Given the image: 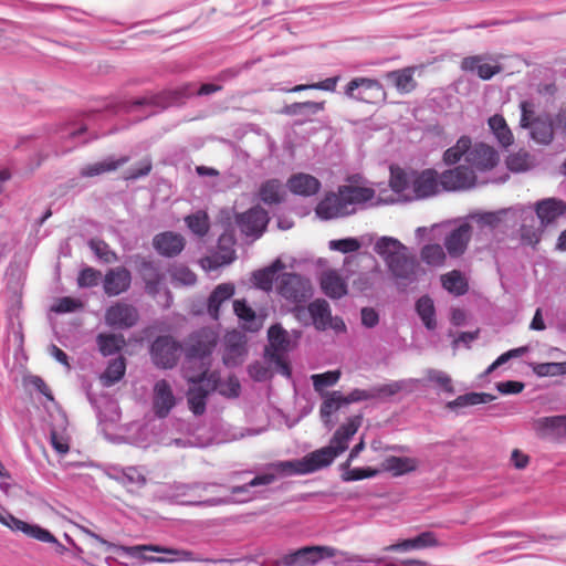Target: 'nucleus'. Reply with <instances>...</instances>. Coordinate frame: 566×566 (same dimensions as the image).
<instances>
[{
	"mask_svg": "<svg viewBox=\"0 0 566 566\" xmlns=\"http://www.w3.org/2000/svg\"><path fill=\"white\" fill-rule=\"evenodd\" d=\"M340 478L344 482H355L364 479H371L380 473L379 469L371 467L352 468L349 461L339 464Z\"/></svg>",
	"mask_w": 566,
	"mask_h": 566,
	"instance_id": "obj_46",
	"label": "nucleus"
},
{
	"mask_svg": "<svg viewBox=\"0 0 566 566\" xmlns=\"http://www.w3.org/2000/svg\"><path fill=\"white\" fill-rule=\"evenodd\" d=\"M345 94L356 101L371 103L382 94V85L374 78L355 77L346 85Z\"/></svg>",
	"mask_w": 566,
	"mask_h": 566,
	"instance_id": "obj_21",
	"label": "nucleus"
},
{
	"mask_svg": "<svg viewBox=\"0 0 566 566\" xmlns=\"http://www.w3.org/2000/svg\"><path fill=\"white\" fill-rule=\"evenodd\" d=\"M484 60L482 55L467 56L461 62V69L475 73L483 81L491 80L501 72L502 67L499 64L485 63Z\"/></svg>",
	"mask_w": 566,
	"mask_h": 566,
	"instance_id": "obj_32",
	"label": "nucleus"
},
{
	"mask_svg": "<svg viewBox=\"0 0 566 566\" xmlns=\"http://www.w3.org/2000/svg\"><path fill=\"white\" fill-rule=\"evenodd\" d=\"M415 311L428 331L437 328V311L429 295H422L416 301Z\"/></svg>",
	"mask_w": 566,
	"mask_h": 566,
	"instance_id": "obj_42",
	"label": "nucleus"
},
{
	"mask_svg": "<svg viewBox=\"0 0 566 566\" xmlns=\"http://www.w3.org/2000/svg\"><path fill=\"white\" fill-rule=\"evenodd\" d=\"M390 77L392 78L396 88L401 93H409L416 86L413 71L411 69L395 71L390 74Z\"/></svg>",
	"mask_w": 566,
	"mask_h": 566,
	"instance_id": "obj_62",
	"label": "nucleus"
},
{
	"mask_svg": "<svg viewBox=\"0 0 566 566\" xmlns=\"http://www.w3.org/2000/svg\"><path fill=\"white\" fill-rule=\"evenodd\" d=\"M277 292L286 301L298 304L312 296V285L302 275L285 272L277 277Z\"/></svg>",
	"mask_w": 566,
	"mask_h": 566,
	"instance_id": "obj_10",
	"label": "nucleus"
},
{
	"mask_svg": "<svg viewBox=\"0 0 566 566\" xmlns=\"http://www.w3.org/2000/svg\"><path fill=\"white\" fill-rule=\"evenodd\" d=\"M418 467L419 461L416 458L390 455L382 461L380 472H390L397 478L416 471Z\"/></svg>",
	"mask_w": 566,
	"mask_h": 566,
	"instance_id": "obj_37",
	"label": "nucleus"
},
{
	"mask_svg": "<svg viewBox=\"0 0 566 566\" xmlns=\"http://www.w3.org/2000/svg\"><path fill=\"white\" fill-rule=\"evenodd\" d=\"M132 284V273L125 266L109 269L103 279L104 293L112 297L127 292Z\"/></svg>",
	"mask_w": 566,
	"mask_h": 566,
	"instance_id": "obj_25",
	"label": "nucleus"
},
{
	"mask_svg": "<svg viewBox=\"0 0 566 566\" xmlns=\"http://www.w3.org/2000/svg\"><path fill=\"white\" fill-rule=\"evenodd\" d=\"M344 395L338 391L327 392L319 408L322 420L326 423L329 421L331 416L337 411L342 406H345Z\"/></svg>",
	"mask_w": 566,
	"mask_h": 566,
	"instance_id": "obj_56",
	"label": "nucleus"
},
{
	"mask_svg": "<svg viewBox=\"0 0 566 566\" xmlns=\"http://www.w3.org/2000/svg\"><path fill=\"white\" fill-rule=\"evenodd\" d=\"M494 396L488 392H468L464 395L458 396L454 400L449 401L447 407L451 410H455L459 408H464L469 406H476L489 403L494 400Z\"/></svg>",
	"mask_w": 566,
	"mask_h": 566,
	"instance_id": "obj_50",
	"label": "nucleus"
},
{
	"mask_svg": "<svg viewBox=\"0 0 566 566\" xmlns=\"http://www.w3.org/2000/svg\"><path fill=\"white\" fill-rule=\"evenodd\" d=\"M139 319L138 311L135 306L117 302L111 305L105 312V323L115 329H128L137 324Z\"/></svg>",
	"mask_w": 566,
	"mask_h": 566,
	"instance_id": "obj_19",
	"label": "nucleus"
},
{
	"mask_svg": "<svg viewBox=\"0 0 566 566\" xmlns=\"http://www.w3.org/2000/svg\"><path fill=\"white\" fill-rule=\"evenodd\" d=\"M181 353V344L170 335H160L150 345L153 363L163 369L175 367Z\"/></svg>",
	"mask_w": 566,
	"mask_h": 566,
	"instance_id": "obj_9",
	"label": "nucleus"
},
{
	"mask_svg": "<svg viewBox=\"0 0 566 566\" xmlns=\"http://www.w3.org/2000/svg\"><path fill=\"white\" fill-rule=\"evenodd\" d=\"M235 315L243 321L244 327L249 331H258L260 325L256 323L255 312L249 306L245 300H235L233 302Z\"/></svg>",
	"mask_w": 566,
	"mask_h": 566,
	"instance_id": "obj_57",
	"label": "nucleus"
},
{
	"mask_svg": "<svg viewBox=\"0 0 566 566\" xmlns=\"http://www.w3.org/2000/svg\"><path fill=\"white\" fill-rule=\"evenodd\" d=\"M217 488L221 486L214 482L177 483L171 489V497L178 504L187 506L211 507L231 504L233 500L229 495L203 497V493Z\"/></svg>",
	"mask_w": 566,
	"mask_h": 566,
	"instance_id": "obj_3",
	"label": "nucleus"
},
{
	"mask_svg": "<svg viewBox=\"0 0 566 566\" xmlns=\"http://www.w3.org/2000/svg\"><path fill=\"white\" fill-rule=\"evenodd\" d=\"M535 428L543 437L551 439L566 438V416L538 418Z\"/></svg>",
	"mask_w": 566,
	"mask_h": 566,
	"instance_id": "obj_33",
	"label": "nucleus"
},
{
	"mask_svg": "<svg viewBox=\"0 0 566 566\" xmlns=\"http://www.w3.org/2000/svg\"><path fill=\"white\" fill-rule=\"evenodd\" d=\"M476 182L474 169L465 165H460L448 169L440 175L441 190L458 191L470 189Z\"/></svg>",
	"mask_w": 566,
	"mask_h": 566,
	"instance_id": "obj_18",
	"label": "nucleus"
},
{
	"mask_svg": "<svg viewBox=\"0 0 566 566\" xmlns=\"http://www.w3.org/2000/svg\"><path fill=\"white\" fill-rule=\"evenodd\" d=\"M471 146V138L461 136L457 144L443 153V163L448 166L458 164L462 157L467 161V155Z\"/></svg>",
	"mask_w": 566,
	"mask_h": 566,
	"instance_id": "obj_55",
	"label": "nucleus"
},
{
	"mask_svg": "<svg viewBox=\"0 0 566 566\" xmlns=\"http://www.w3.org/2000/svg\"><path fill=\"white\" fill-rule=\"evenodd\" d=\"M488 123L491 132L501 146L509 147L513 144V134L502 115L496 114L491 116Z\"/></svg>",
	"mask_w": 566,
	"mask_h": 566,
	"instance_id": "obj_47",
	"label": "nucleus"
},
{
	"mask_svg": "<svg viewBox=\"0 0 566 566\" xmlns=\"http://www.w3.org/2000/svg\"><path fill=\"white\" fill-rule=\"evenodd\" d=\"M339 189L340 193H343V199L349 208L350 214L356 212L358 205H364L375 197V190L368 187L344 185L339 186Z\"/></svg>",
	"mask_w": 566,
	"mask_h": 566,
	"instance_id": "obj_34",
	"label": "nucleus"
},
{
	"mask_svg": "<svg viewBox=\"0 0 566 566\" xmlns=\"http://www.w3.org/2000/svg\"><path fill=\"white\" fill-rule=\"evenodd\" d=\"M96 344L99 353L107 357L119 353L126 345V340L122 334L99 333L96 336Z\"/></svg>",
	"mask_w": 566,
	"mask_h": 566,
	"instance_id": "obj_45",
	"label": "nucleus"
},
{
	"mask_svg": "<svg viewBox=\"0 0 566 566\" xmlns=\"http://www.w3.org/2000/svg\"><path fill=\"white\" fill-rule=\"evenodd\" d=\"M274 481V474L263 473L254 476L252 480L242 485L228 486L227 492L229 496L233 500L232 503H244L254 499V488L270 485Z\"/></svg>",
	"mask_w": 566,
	"mask_h": 566,
	"instance_id": "obj_28",
	"label": "nucleus"
},
{
	"mask_svg": "<svg viewBox=\"0 0 566 566\" xmlns=\"http://www.w3.org/2000/svg\"><path fill=\"white\" fill-rule=\"evenodd\" d=\"M441 285L450 294L462 296L469 291V282L460 270H452L441 275Z\"/></svg>",
	"mask_w": 566,
	"mask_h": 566,
	"instance_id": "obj_43",
	"label": "nucleus"
},
{
	"mask_svg": "<svg viewBox=\"0 0 566 566\" xmlns=\"http://www.w3.org/2000/svg\"><path fill=\"white\" fill-rule=\"evenodd\" d=\"M338 549L326 545H306L291 551L281 557L282 566H316L321 562L334 558Z\"/></svg>",
	"mask_w": 566,
	"mask_h": 566,
	"instance_id": "obj_7",
	"label": "nucleus"
},
{
	"mask_svg": "<svg viewBox=\"0 0 566 566\" xmlns=\"http://www.w3.org/2000/svg\"><path fill=\"white\" fill-rule=\"evenodd\" d=\"M187 377L191 382L187 392L189 409L195 416H201L206 411L208 396L216 390L214 377L208 374V367H205L198 377Z\"/></svg>",
	"mask_w": 566,
	"mask_h": 566,
	"instance_id": "obj_8",
	"label": "nucleus"
},
{
	"mask_svg": "<svg viewBox=\"0 0 566 566\" xmlns=\"http://www.w3.org/2000/svg\"><path fill=\"white\" fill-rule=\"evenodd\" d=\"M472 227L468 222H462L453 228L444 238L443 245L451 258L461 256L471 240Z\"/></svg>",
	"mask_w": 566,
	"mask_h": 566,
	"instance_id": "obj_26",
	"label": "nucleus"
},
{
	"mask_svg": "<svg viewBox=\"0 0 566 566\" xmlns=\"http://www.w3.org/2000/svg\"><path fill=\"white\" fill-rule=\"evenodd\" d=\"M420 381L421 380L417 378H407L376 385L368 389L356 388L347 396H344V400L346 405L367 400H386L400 391L411 392Z\"/></svg>",
	"mask_w": 566,
	"mask_h": 566,
	"instance_id": "obj_4",
	"label": "nucleus"
},
{
	"mask_svg": "<svg viewBox=\"0 0 566 566\" xmlns=\"http://www.w3.org/2000/svg\"><path fill=\"white\" fill-rule=\"evenodd\" d=\"M316 216L322 220H331L350 216L349 208L338 188L337 193H327L315 208Z\"/></svg>",
	"mask_w": 566,
	"mask_h": 566,
	"instance_id": "obj_22",
	"label": "nucleus"
},
{
	"mask_svg": "<svg viewBox=\"0 0 566 566\" xmlns=\"http://www.w3.org/2000/svg\"><path fill=\"white\" fill-rule=\"evenodd\" d=\"M268 338L275 354L279 355L289 350L291 340L287 332L280 324H274L269 328Z\"/></svg>",
	"mask_w": 566,
	"mask_h": 566,
	"instance_id": "obj_52",
	"label": "nucleus"
},
{
	"mask_svg": "<svg viewBox=\"0 0 566 566\" xmlns=\"http://www.w3.org/2000/svg\"><path fill=\"white\" fill-rule=\"evenodd\" d=\"M467 163L472 169L475 168L480 171H485L497 165L499 154L493 147L484 143L471 144L467 155Z\"/></svg>",
	"mask_w": 566,
	"mask_h": 566,
	"instance_id": "obj_24",
	"label": "nucleus"
},
{
	"mask_svg": "<svg viewBox=\"0 0 566 566\" xmlns=\"http://www.w3.org/2000/svg\"><path fill=\"white\" fill-rule=\"evenodd\" d=\"M0 523L13 532H22L27 536L35 538L42 543L56 542V537L49 530L43 528L38 524H29L19 520L3 507H1L0 512Z\"/></svg>",
	"mask_w": 566,
	"mask_h": 566,
	"instance_id": "obj_15",
	"label": "nucleus"
},
{
	"mask_svg": "<svg viewBox=\"0 0 566 566\" xmlns=\"http://www.w3.org/2000/svg\"><path fill=\"white\" fill-rule=\"evenodd\" d=\"M266 210L260 206L250 208L243 213L237 216V226L242 234L252 239L260 238L269 223Z\"/></svg>",
	"mask_w": 566,
	"mask_h": 566,
	"instance_id": "obj_12",
	"label": "nucleus"
},
{
	"mask_svg": "<svg viewBox=\"0 0 566 566\" xmlns=\"http://www.w3.org/2000/svg\"><path fill=\"white\" fill-rule=\"evenodd\" d=\"M303 460L293 459V460H284L276 461L269 464V470L272 471L271 474H274L276 478L280 476H294V475H306L304 470Z\"/></svg>",
	"mask_w": 566,
	"mask_h": 566,
	"instance_id": "obj_48",
	"label": "nucleus"
},
{
	"mask_svg": "<svg viewBox=\"0 0 566 566\" xmlns=\"http://www.w3.org/2000/svg\"><path fill=\"white\" fill-rule=\"evenodd\" d=\"M126 363L125 358L117 357L109 360L105 371L101 376L104 386L109 387L118 382L125 375Z\"/></svg>",
	"mask_w": 566,
	"mask_h": 566,
	"instance_id": "obj_54",
	"label": "nucleus"
},
{
	"mask_svg": "<svg viewBox=\"0 0 566 566\" xmlns=\"http://www.w3.org/2000/svg\"><path fill=\"white\" fill-rule=\"evenodd\" d=\"M436 544L434 535L431 532H423L412 538L403 539L395 545H391L390 549L407 552L416 548L429 547Z\"/></svg>",
	"mask_w": 566,
	"mask_h": 566,
	"instance_id": "obj_53",
	"label": "nucleus"
},
{
	"mask_svg": "<svg viewBox=\"0 0 566 566\" xmlns=\"http://www.w3.org/2000/svg\"><path fill=\"white\" fill-rule=\"evenodd\" d=\"M0 523L13 532H22L27 536L35 538L42 543L56 542V537L49 530L43 528L38 524H29L19 520L3 507H1L0 512Z\"/></svg>",
	"mask_w": 566,
	"mask_h": 566,
	"instance_id": "obj_16",
	"label": "nucleus"
},
{
	"mask_svg": "<svg viewBox=\"0 0 566 566\" xmlns=\"http://www.w3.org/2000/svg\"><path fill=\"white\" fill-rule=\"evenodd\" d=\"M413 172L415 170L406 171L400 167H390L389 186L391 190L408 201L412 187Z\"/></svg>",
	"mask_w": 566,
	"mask_h": 566,
	"instance_id": "obj_38",
	"label": "nucleus"
},
{
	"mask_svg": "<svg viewBox=\"0 0 566 566\" xmlns=\"http://www.w3.org/2000/svg\"><path fill=\"white\" fill-rule=\"evenodd\" d=\"M324 109V102H302V103H293L286 106V114L289 115H300V116H311L316 115L321 111Z\"/></svg>",
	"mask_w": 566,
	"mask_h": 566,
	"instance_id": "obj_61",
	"label": "nucleus"
},
{
	"mask_svg": "<svg viewBox=\"0 0 566 566\" xmlns=\"http://www.w3.org/2000/svg\"><path fill=\"white\" fill-rule=\"evenodd\" d=\"M106 474L127 489H140L146 484L145 475L136 467L111 465L107 468Z\"/></svg>",
	"mask_w": 566,
	"mask_h": 566,
	"instance_id": "obj_30",
	"label": "nucleus"
},
{
	"mask_svg": "<svg viewBox=\"0 0 566 566\" xmlns=\"http://www.w3.org/2000/svg\"><path fill=\"white\" fill-rule=\"evenodd\" d=\"M185 238L174 231H164L153 238V247L156 252L165 258H175L185 249Z\"/></svg>",
	"mask_w": 566,
	"mask_h": 566,
	"instance_id": "obj_27",
	"label": "nucleus"
},
{
	"mask_svg": "<svg viewBox=\"0 0 566 566\" xmlns=\"http://www.w3.org/2000/svg\"><path fill=\"white\" fill-rule=\"evenodd\" d=\"M421 260L431 266H441L446 261V253L440 244H426L420 251Z\"/></svg>",
	"mask_w": 566,
	"mask_h": 566,
	"instance_id": "obj_59",
	"label": "nucleus"
},
{
	"mask_svg": "<svg viewBox=\"0 0 566 566\" xmlns=\"http://www.w3.org/2000/svg\"><path fill=\"white\" fill-rule=\"evenodd\" d=\"M185 223L189 230L198 237H205L209 231V218L207 212L202 210L187 216Z\"/></svg>",
	"mask_w": 566,
	"mask_h": 566,
	"instance_id": "obj_58",
	"label": "nucleus"
},
{
	"mask_svg": "<svg viewBox=\"0 0 566 566\" xmlns=\"http://www.w3.org/2000/svg\"><path fill=\"white\" fill-rule=\"evenodd\" d=\"M176 405L169 382L165 379L158 380L154 386L153 410L158 418L169 415Z\"/></svg>",
	"mask_w": 566,
	"mask_h": 566,
	"instance_id": "obj_29",
	"label": "nucleus"
},
{
	"mask_svg": "<svg viewBox=\"0 0 566 566\" xmlns=\"http://www.w3.org/2000/svg\"><path fill=\"white\" fill-rule=\"evenodd\" d=\"M129 157L123 156L118 159H114L113 157H108L102 161H97L94 164H87L83 166L80 170V176L83 178H92L99 176L105 172L115 171L120 166L128 163Z\"/></svg>",
	"mask_w": 566,
	"mask_h": 566,
	"instance_id": "obj_39",
	"label": "nucleus"
},
{
	"mask_svg": "<svg viewBox=\"0 0 566 566\" xmlns=\"http://www.w3.org/2000/svg\"><path fill=\"white\" fill-rule=\"evenodd\" d=\"M234 294V285L231 283H221L217 285L210 293L207 302V312L213 319H218L220 315V307L229 301Z\"/></svg>",
	"mask_w": 566,
	"mask_h": 566,
	"instance_id": "obj_36",
	"label": "nucleus"
},
{
	"mask_svg": "<svg viewBox=\"0 0 566 566\" xmlns=\"http://www.w3.org/2000/svg\"><path fill=\"white\" fill-rule=\"evenodd\" d=\"M82 532L95 539L101 545L105 546L107 551L114 553H124L127 556L133 558H138L147 563H161V564H172V563H185V562H210L216 563V559L203 558L200 555L196 554L192 551L182 549V548H174L155 544H145V545H134V546H123L117 545L112 542H108L97 533L91 531L86 527H81ZM218 562L228 563L229 559H219Z\"/></svg>",
	"mask_w": 566,
	"mask_h": 566,
	"instance_id": "obj_2",
	"label": "nucleus"
},
{
	"mask_svg": "<svg viewBox=\"0 0 566 566\" xmlns=\"http://www.w3.org/2000/svg\"><path fill=\"white\" fill-rule=\"evenodd\" d=\"M530 129L531 138L541 145H548L553 140L554 129L552 122L547 118L534 120L526 127Z\"/></svg>",
	"mask_w": 566,
	"mask_h": 566,
	"instance_id": "obj_49",
	"label": "nucleus"
},
{
	"mask_svg": "<svg viewBox=\"0 0 566 566\" xmlns=\"http://www.w3.org/2000/svg\"><path fill=\"white\" fill-rule=\"evenodd\" d=\"M87 132V122L84 119L66 122L54 129L49 136V143L54 147V154L65 155L75 147L86 144L84 138Z\"/></svg>",
	"mask_w": 566,
	"mask_h": 566,
	"instance_id": "obj_5",
	"label": "nucleus"
},
{
	"mask_svg": "<svg viewBox=\"0 0 566 566\" xmlns=\"http://www.w3.org/2000/svg\"><path fill=\"white\" fill-rule=\"evenodd\" d=\"M533 208L542 228H547L566 214V202L555 197L537 200Z\"/></svg>",
	"mask_w": 566,
	"mask_h": 566,
	"instance_id": "obj_23",
	"label": "nucleus"
},
{
	"mask_svg": "<svg viewBox=\"0 0 566 566\" xmlns=\"http://www.w3.org/2000/svg\"><path fill=\"white\" fill-rule=\"evenodd\" d=\"M171 283L182 286H192L197 282V275L188 266L178 264L170 269Z\"/></svg>",
	"mask_w": 566,
	"mask_h": 566,
	"instance_id": "obj_60",
	"label": "nucleus"
},
{
	"mask_svg": "<svg viewBox=\"0 0 566 566\" xmlns=\"http://www.w3.org/2000/svg\"><path fill=\"white\" fill-rule=\"evenodd\" d=\"M441 190L440 175L428 168L420 172H413L412 187L409 195V201L432 197Z\"/></svg>",
	"mask_w": 566,
	"mask_h": 566,
	"instance_id": "obj_17",
	"label": "nucleus"
},
{
	"mask_svg": "<svg viewBox=\"0 0 566 566\" xmlns=\"http://www.w3.org/2000/svg\"><path fill=\"white\" fill-rule=\"evenodd\" d=\"M67 420L65 416H61L57 423L53 424L50 430V441L52 448L61 455L70 450V439L66 433Z\"/></svg>",
	"mask_w": 566,
	"mask_h": 566,
	"instance_id": "obj_44",
	"label": "nucleus"
},
{
	"mask_svg": "<svg viewBox=\"0 0 566 566\" xmlns=\"http://www.w3.org/2000/svg\"><path fill=\"white\" fill-rule=\"evenodd\" d=\"M289 190L296 196L311 197L315 196L322 187L321 181L305 172H297L292 175L286 182Z\"/></svg>",
	"mask_w": 566,
	"mask_h": 566,
	"instance_id": "obj_31",
	"label": "nucleus"
},
{
	"mask_svg": "<svg viewBox=\"0 0 566 566\" xmlns=\"http://www.w3.org/2000/svg\"><path fill=\"white\" fill-rule=\"evenodd\" d=\"M302 460V465L304 467L303 471H305V474H311L331 465L335 460V452L324 447L307 453Z\"/></svg>",
	"mask_w": 566,
	"mask_h": 566,
	"instance_id": "obj_35",
	"label": "nucleus"
},
{
	"mask_svg": "<svg viewBox=\"0 0 566 566\" xmlns=\"http://www.w3.org/2000/svg\"><path fill=\"white\" fill-rule=\"evenodd\" d=\"M374 251L382 259L385 264H388L400 252L407 251V247L396 238L384 235L376 241Z\"/></svg>",
	"mask_w": 566,
	"mask_h": 566,
	"instance_id": "obj_41",
	"label": "nucleus"
},
{
	"mask_svg": "<svg viewBox=\"0 0 566 566\" xmlns=\"http://www.w3.org/2000/svg\"><path fill=\"white\" fill-rule=\"evenodd\" d=\"M295 315L301 322H305V319L310 317L317 331H326L332 322L331 307L328 302L324 298H316L306 307L296 306Z\"/></svg>",
	"mask_w": 566,
	"mask_h": 566,
	"instance_id": "obj_13",
	"label": "nucleus"
},
{
	"mask_svg": "<svg viewBox=\"0 0 566 566\" xmlns=\"http://www.w3.org/2000/svg\"><path fill=\"white\" fill-rule=\"evenodd\" d=\"M0 523L13 532H22L27 536L35 538L42 543L56 542V537L49 530L43 528L38 524H29L19 520L3 507H1L0 512Z\"/></svg>",
	"mask_w": 566,
	"mask_h": 566,
	"instance_id": "obj_14",
	"label": "nucleus"
},
{
	"mask_svg": "<svg viewBox=\"0 0 566 566\" xmlns=\"http://www.w3.org/2000/svg\"><path fill=\"white\" fill-rule=\"evenodd\" d=\"M221 88V85L212 83H205L198 90H195L192 84H184L176 88H168L159 93H149L133 101L124 102L120 108L127 114L140 112L142 115L135 119L138 122L167 107L181 105L190 96L210 95L219 92Z\"/></svg>",
	"mask_w": 566,
	"mask_h": 566,
	"instance_id": "obj_1",
	"label": "nucleus"
},
{
	"mask_svg": "<svg viewBox=\"0 0 566 566\" xmlns=\"http://www.w3.org/2000/svg\"><path fill=\"white\" fill-rule=\"evenodd\" d=\"M217 334L207 327L192 332L186 342L185 363L189 365L199 361L203 366L205 359L210 357L217 345Z\"/></svg>",
	"mask_w": 566,
	"mask_h": 566,
	"instance_id": "obj_6",
	"label": "nucleus"
},
{
	"mask_svg": "<svg viewBox=\"0 0 566 566\" xmlns=\"http://www.w3.org/2000/svg\"><path fill=\"white\" fill-rule=\"evenodd\" d=\"M389 273L398 281L403 283H412L417 280L419 263L416 255L407 251L400 252L388 264H386Z\"/></svg>",
	"mask_w": 566,
	"mask_h": 566,
	"instance_id": "obj_20",
	"label": "nucleus"
},
{
	"mask_svg": "<svg viewBox=\"0 0 566 566\" xmlns=\"http://www.w3.org/2000/svg\"><path fill=\"white\" fill-rule=\"evenodd\" d=\"M321 289L326 296L334 300H338L347 294V284L335 271L323 273Z\"/></svg>",
	"mask_w": 566,
	"mask_h": 566,
	"instance_id": "obj_40",
	"label": "nucleus"
},
{
	"mask_svg": "<svg viewBox=\"0 0 566 566\" xmlns=\"http://www.w3.org/2000/svg\"><path fill=\"white\" fill-rule=\"evenodd\" d=\"M260 199L266 205H276L283 201V186L277 179L264 181L259 190Z\"/></svg>",
	"mask_w": 566,
	"mask_h": 566,
	"instance_id": "obj_51",
	"label": "nucleus"
},
{
	"mask_svg": "<svg viewBox=\"0 0 566 566\" xmlns=\"http://www.w3.org/2000/svg\"><path fill=\"white\" fill-rule=\"evenodd\" d=\"M134 264L144 282L145 292L153 297L157 296L165 281V274L161 271L160 264L148 256L139 254L134 256Z\"/></svg>",
	"mask_w": 566,
	"mask_h": 566,
	"instance_id": "obj_11",
	"label": "nucleus"
},
{
	"mask_svg": "<svg viewBox=\"0 0 566 566\" xmlns=\"http://www.w3.org/2000/svg\"><path fill=\"white\" fill-rule=\"evenodd\" d=\"M426 375L428 381L436 384L443 391L448 394L454 392L452 379L447 373L434 368H428L426 370Z\"/></svg>",
	"mask_w": 566,
	"mask_h": 566,
	"instance_id": "obj_63",
	"label": "nucleus"
},
{
	"mask_svg": "<svg viewBox=\"0 0 566 566\" xmlns=\"http://www.w3.org/2000/svg\"><path fill=\"white\" fill-rule=\"evenodd\" d=\"M340 378L339 370H328L323 374H314L311 379L315 391L321 392L325 387L334 386Z\"/></svg>",
	"mask_w": 566,
	"mask_h": 566,
	"instance_id": "obj_64",
	"label": "nucleus"
}]
</instances>
